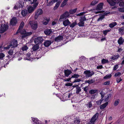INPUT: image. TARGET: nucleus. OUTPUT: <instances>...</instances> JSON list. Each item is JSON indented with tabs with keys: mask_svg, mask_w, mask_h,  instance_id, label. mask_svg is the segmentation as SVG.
<instances>
[{
	"mask_svg": "<svg viewBox=\"0 0 124 124\" xmlns=\"http://www.w3.org/2000/svg\"><path fill=\"white\" fill-rule=\"evenodd\" d=\"M69 13L68 12H66L61 16L60 19H65L69 16Z\"/></svg>",
	"mask_w": 124,
	"mask_h": 124,
	"instance_id": "9b49d317",
	"label": "nucleus"
},
{
	"mask_svg": "<svg viewBox=\"0 0 124 124\" xmlns=\"http://www.w3.org/2000/svg\"><path fill=\"white\" fill-rule=\"evenodd\" d=\"M43 40V38L42 37H37L34 39V42L36 44L41 43Z\"/></svg>",
	"mask_w": 124,
	"mask_h": 124,
	"instance_id": "6e6552de",
	"label": "nucleus"
},
{
	"mask_svg": "<svg viewBox=\"0 0 124 124\" xmlns=\"http://www.w3.org/2000/svg\"><path fill=\"white\" fill-rule=\"evenodd\" d=\"M10 46H10V45H9L7 47H4L3 48L4 49V50H6L9 49Z\"/></svg>",
	"mask_w": 124,
	"mask_h": 124,
	"instance_id": "69168bd1",
	"label": "nucleus"
},
{
	"mask_svg": "<svg viewBox=\"0 0 124 124\" xmlns=\"http://www.w3.org/2000/svg\"><path fill=\"white\" fill-rule=\"evenodd\" d=\"M119 99H118L116 100L114 104V105L115 106H117L119 104Z\"/></svg>",
	"mask_w": 124,
	"mask_h": 124,
	"instance_id": "a18cd8bd",
	"label": "nucleus"
},
{
	"mask_svg": "<svg viewBox=\"0 0 124 124\" xmlns=\"http://www.w3.org/2000/svg\"><path fill=\"white\" fill-rule=\"evenodd\" d=\"M118 28L119 34L121 35L124 34V26L121 27H118Z\"/></svg>",
	"mask_w": 124,
	"mask_h": 124,
	"instance_id": "dca6fc26",
	"label": "nucleus"
},
{
	"mask_svg": "<svg viewBox=\"0 0 124 124\" xmlns=\"http://www.w3.org/2000/svg\"><path fill=\"white\" fill-rule=\"evenodd\" d=\"M84 74L85 75L86 77H91L94 74V72L93 71H90V70H86L84 72Z\"/></svg>",
	"mask_w": 124,
	"mask_h": 124,
	"instance_id": "39448f33",
	"label": "nucleus"
},
{
	"mask_svg": "<svg viewBox=\"0 0 124 124\" xmlns=\"http://www.w3.org/2000/svg\"><path fill=\"white\" fill-rule=\"evenodd\" d=\"M31 55L29 53H28L27 55H26V57H25L24 58V60H32V59H39V58H40L41 56V55L40 54H39V57H36L35 58H31V57H30V56Z\"/></svg>",
	"mask_w": 124,
	"mask_h": 124,
	"instance_id": "0eeeda50",
	"label": "nucleus"
},
{
	"mask_svg": "<svg viewBox=\"0 0 124 124\" xmlns=\"http://www.w3.org/2000/svg\"><path fill=\"white\" fill-rule=\"evenodd\" d=\"M81 89L80 87L78 86V85L77 86L76 88V93L77 94H78L81 92Z\"/></svg>",
	"mask_w": 124,
	"mask_h": 124,
	"instance_id": "cd10ccee",
	"label": "nucleus"
},
{
	"mask_svg": "<svg viewBox=\"0 0 124 124\" xmlns=\"http://www.w3.org/2000/svg\"><path fill=\"white\" fill-rule=\"evenodd\" d=\"M72 95V94L70 93H69V94L68 96H67L65 97V99L66 100L69 99L70 97V96Z\"/></svg>",
	"mask_w": 124,
	"mask_h": 124,
	"instance_id": "5fc2aeb1",
	"label": "nucleus"
},
{
	"mask_svg": "<svg viewBox=\"0 0 124 124\" xmlns=\"http://www.w3.org/2000/svg\"><path fill=\"white\" fill-rule=\"evenodd\" d=\"M86 20V19L85 17V16L81 17V19L80 20L84 22V21H85Z\"/></svg>",
	"mask_w": 124,
	"mask_h": 124,
	"instance_id": "864d4df0",
	"label": "nucleus"
},
{
	"mask_svg": "<svg viewBox=\"0 0 124 124\" xmlns=\"http://www.w3.org/2000/svg\"><path fill=\"white\" fill-rule=\"evenodd\" d=\"M49 21V18L44 19V20L42 21V23L43 24L45 25H46L48 24Z\"/></svg>",
	"mask_w": 124,
	"mask_h": 124,
	"instance_id": "c85d7f7f",
	"label": "nucleus"
},
{
	"mask_svg": "<svg viewBox=\"0 0 124 124\" xmlns=\"http://www.w3.org/2000/svg\"><path fill=\"white\" fill-rule=\"evenodd\" d=\"M18 45L17 40L15 39H13L11 43L10 46L12 47H16Z\"/></svg>",
	"mask_w": 124,
	"mask_h": 124,
	"instance_id": "ddd939ff",
	"label": "nucleus"
},
{
	"mask_svg": "<svg viewBox=\"0 0 124 124\" xmlns=\"http://www.w3.org/2000/svg\"><path fill=\"white\" fill-rule=\"evenodd\" d=\"M37 0H33V1H31V4H35L37 3L38 5V1H37Z\"/></svg>",
	"mask_w": 124,
	"mask_h": 124,
	"instance_id": "603ef678",
	"label": "nucleus"
},
{
	"mask_svg": "<svg viewBox=\"0 0 124 124\" xmlns=\"http://www.w3.org/2000/svg\"><path fill=\"white\" fill-rule=\"evenodd\" d=\"M63 37L61 36H59L55 39V41L57 42H59L62 40Z\"/></svg>",
	"mask_w": 124,
	"mask_h": 124,
	"instance_id": "393cba45",
	"label": "nucleus"
},
{
	"mask_svg": "<svg viewBox=\"0 0 124 124\" xmlns=\"http://www.w3.org/2000/svg\"><path fill=\"white\" fill-rule=\"evenodd\" d=\"M85 92H87L88 89V87L86 86L83 88Z\"/></svg>",
	"mask_w": 124,
	"mask_h": 124,
	"instance_id": "774afa93",
	"label": "nucleus"
},
{
	"mask_svg": "<svg viewBox=\"0 0 124 124\" xmlns=\"http://www.w3.org/2000/svg\"><path fill=\"white\" fill-rule=\"evenodd\" d=\"M65 85L67 86H71L72 85V84L71 83H68L66 84Z\"/></svg>",
	"mask_w": 124,
	"mask_h": 124,
	"instance_id": "338daca9",
	"label": "nucleus"
},
{
	"mask_svg": "<svg viewBox=\"0 0 124 124\" xmlns=\"http://www.w3.org/2000/svg\"><path fill=\"white\" fill-rule=\"evenodd\" d=\"M118 68V65H116L114 66L113 68V70H116Z\"/></svg>",
	"mask_w": 124,
	"mask_h": 124,
	"instance_id": "052dcab7",
	"label": "nucleus"
},
{
	"mask_svg": "<svg viewBox=\"0 0 124 124\" xmlns=\"http://www.w3.org/2000/svg\"><path fill=\"white\" fill-rule=\"evenodd\" d=\"M84 22L80 20V22L78 24L80 26H84Z\"/></svg>",
	"mask_w": 124,
	"mask_h": 124,
	"instance_id": "e433bc0d",
	"label": "nucleus"
},
{
	"mask_svg": "<svg viewBox=\"0 0 124 124\" xmlns=\"http://www.w3.org/2000/svg\"><path fill=\"white\" fill-rule=\"evenodd\" d=\"M53 31L51 29H46L44 31V33L46 35H49L52 33Z\"/></svg>",
	"mask_w": 124,
	"mask_h": 124,
	"instance_id": "a211bd4d",
	"label": "nucleus"
},
{
	"mask_svg": "<svg viewBox=\"0 0 124 124\" xmlns=\"http://www.w3.org/2000/svg\"><path fill=\"white\" fill-rule=\"evenodd\" d=\"M74 122L75 123L77 124H80V120L78 118L76 119L74 121Z\"/></svg>",
	"mask_w": 124,
	"mask_h": 124,
	"instance_id": "09e8293b",
	"label": "nucleus"
},
{
	"mask_svg": "<svg viewBox=\"0 0 124 124\" xmlns=\"http://www.w3.org/2000/svg\"><path fill=\"white\" fill-rule=\"evenodd\" d=\"M24 25V23L23 22H22L21 23L19 29L17 31V32H20L23 35L22 36V38L23 39L25 37L31 35L32 34V32L31 31L29 32H27L24 29L21 30Z\"/></svg>",
	"mask_w": 124,
	"mask_h": 124,
	"instance_id": "f257e3e1",
	"label": "nucleus"
},
{
	"mask_svg": "<svg viewBox=\"0 0 124 124\" xmlns=\"http://www.w3.org/2000/svg\"><path fill=\"white\" fill-rule=\"evenodd\" d=\"M86 105L87 107L89 108H90L91 107H92V105L91 102V101L89 102L87 104H86Z\"/></svg>",
	"mask_w": 124,
	"mask_h": 124,
	"instance_id": "ea45409f",
	"label": "nucleus"
},
{
	"mask_svg": "<svg viewBox=\"0 0 124 124\" xmlns=\"http://www.w3.org/2000/svg\"><path fill=\"white\" fill-rule=\"evenodd\" d=\"M107 1L111 6H114L116 3H119V5L120 7H124V0H116V2L112 0H107Z\"/></svg>",
	"mask_w": 124,
	"mask_h": 124,
	"instance_id": "f03ea898",
	"label": "nucleus"
},
{
	"mask_svg": "<svg viewBox=\"0 0 124 124\" xmlns=\"http://www.w3.org/2000/svg\"><path fill=\"white\" fill-rule=\"evenodd\" d=\"M28 49V47L27 46L24 45L21 48V50L22 51H26Z\"/></svg>",
	"mask_w": 124,
	"mask_h": 124,
	"instance_id": "473e14b6",
	"label": "nucleus"
},
{
	"mask_svg": "<svg viewBox=\"0 0 124 124\" xmlns=\"http://www.w3.org/2000/svg\"><path fill=\"white\" fill-rule=\"evenodd\" d=\"M29 23L32 29L36 30L37 28V22L36 21H31Z\"/></svg>",
	"mask_w": 124,
	"mask_h": 124,
	"instance_id": "423d86ee",
	"label": "nucleus"
},
{
	"mask_svg": "<svg viewBox=\"0 0 124 124\" xmlns=\"http://www.w3.org/2000/svg\"><path fill=\"white\" fill-rule=\"evenodd\" d=\"M8 54L10 55H12L13 54V51L12 49L10 50L8 52Z\"/></svg>",
	"mask_w": 124,
	"mask_h": 124,
	"instance_id": "49530a36",
	"label": "nucleus"
},
{
	"mask_svg": "<svg viewBox=\"0 0 124 124\" xmlns=\"http://www.w3.org/2000/svg\"><path fill=\"white\" fill-rule=\"evenodd\" d=\"M98 2V0H93L91 3V5L92 6H94Z\"/></svg>",
	"mask_w": 124,
	"mask_h": 124,
	"instance_id": "4c0bfd02",
	"label": "nucleus"
},
{
	"mask_svg": "<svg viewBox=\"0 0 124 124\" xmlns=\"http://www.w3.org/2000/svg\"><path fill=\"white\" fill-rule=\"evenodd\" d=\"M23 6V5L17 2L15 5L13 9L14 10H17L19 8L21 7H22Z\"/></svg>",
	"mask_w": 124,
	"mask_h": 124,
	"instance_id": "4468645a",
	"label": "nucleus"
},
{
	"mask_svg": "<svg viewBox=\"0 0 124 124\" xmlns=\"http://www.w3.org/2000/svg\"><path fill=\"white\" fill-rule=\"evenodd\" d=\"M111 31V29H108L106 30H104L103 31V34L105 35H106L107 33Z\"/></svg>",
	"mask_w": 124,
	"mask_h": 124,
	"instance_id": "f704fd0d",
	"label": "nucleus"
},
{
	"mask_svg": "<svg viewBox=\"0 0 124 124\" xmlns=\"http://www.w3.org/2000/svg\"><path fill=\"white\" fill-rule=\"evenodd\" d=\"M54 2V0H52L50 2L47 4V5L48 6H51L53 4V3Z\"/></svg>",
	"mask_w": 124,
	"mask_h": 124,
	"instance_id": "bf43d9fd",
	"label": "nucleus"
},
{
	"mask_svg": "<svg viewBox=\"0 0 124 124\" xmlns=\"http://www.w3.org/2000/svg\"><path fill=\"white\" fill-rule=\"evenodd\" d=\"M108 103L107 102L101 105L100 106V108L101 109H103L105 108L108 105Z\"/></svg>",
	"mask_w": 124,
	"mask_h": 124,
	"instance_id": "5701e85b",
	"label": "nucleus"
},
{
	"mask_svg": "<svg viewBox=\"0 0 124 124\" xmlns=\"http://www.w3.org/2000/svg\"><path fill=\"white\" fill-rule=\"evenodd\" d=\"M124 42V39L122 37H120L117 40V43L119 45H122Z\"/></svg>",
	"mask_w": 124,
	"mask_h": 124,
	"instance_id": "2eb2a0df",
	"label": "nucleus"
},
{
	"mask_svg": "<svg viewBox=\"0 0 124 124\" xmlns=\"http://www.w3.org/2000/svg\"><path fill=\"white\" fill-rule=\"evenodd\" d=\"M17 23V20L16 17L13 18L10 21V24L12 25H16Z\"/></svg>",
	"mask_w": 124,
	"mask_h": 124,
	"instance_id": "f8f14e48",
	"label": "nucleus"
},
{
	"mask_svg": "<svg viewBox=\"0 0 124 124\" xmlns=\"http://www.w3.org/2000/svg\"><path fill=\"white\" fill-rule=\"evenodd\" d=\"M5 54L2 53H0V59L1 60H2L3 59V58L5 57Z\"/></svg>",
	"mask_w": 124,
	"mask_h": 124,
	"instance_id": "58836bf2",
	"label": "nucleus"
},
{
	"mask_svg": "<svg viewBox=\"0 0 124 124\" xmlns=\"http://www.w3.org/2000/svg\"><path fill=\"white\" fill-rule=\"evenodd\" d=\"M100 93L101 95V99H102V100H103L104 99H103V98L104 96V94L103 93L102 91H101V92Z\"/></svg>",
	"mask_w": 124,
	"mask_h": 124,
	"instance_id": "13d9d810",
	"label": "nucleus"
},
{
	"mask_svg": "<svg viewBox=\"0 0 124 124\" xmlns=\"http://www.w3.org/2000/svg\"><path fill=\"white\" fill-rule=\"evenodd\" d=\"M38 6L37 3L33 4L31 6H29L27 8V11L29 13H32L35 10Z\"/></svg>",
	"mask_w": 124,
	"mask_h": 124,
	"instance_id": "7ed1b4c3",
	"label": "nucleus"
},
{
	"mask_svg": "<svg viewBox=\"0 0 124 124\" xmlns=\"http://www.w3.org/2000/svg\"><path fill=\"white\" fill-rule=\"evenodd\" d=\"M32 120L34 123H35L36 124H38L40 122V121L37 118L32 117Z\"/></svg>",
	"mask_w": 124,
	"mask_h": 124,
	"instance_id": "bb28decb",
	"label": "nucleus"
},
{
	"mask_svg": "<svg viewBox=\"0 0 124 124\" xmlns=\"http://www.w3.org/2000/svg\"><path fill=\"white\" fill-rule=\"evenodd\" d=\"M103 100H102V99H101L99 100L96 101V104H97L100 105Z\"/></svg>",
	"mask_w": 124,
	"mask_h": 124,
	"instance_id": "8fccbe9b",
	"label": "nucleus"
},
{
	"mask_svg": "<svg viewBox=\"0 0 124 124\" xmlns=\"http://www.w3.org/2000/svg\"><path fill=\"white\" fill-rule=\"evenodd\" d=\"M122 79L121 78H117L116 79V81L117 83H119L120 81H121Z\"/></svg>",
	"mask_w": 124,
	"mask_h": 124,
	"instance_id": "0e129e2a",
	"label": "nucleus"
},
{
	"mask_svg": "<svg viewBox=\"0 0 124 124\" xmlns=\"http://www.w3.org/2000/svg\"><path fill=\"white\" fill-rule=\"evenodd\" d=\"M110 81H108L104 83L103 85H109L110 84Z\"/></svg>",
	"mask_w": 124,
	"mask_h": 124,
	"instance_id": "680f3d73",
	"label": "nucleus"
},
{
	"mask_svg": "<svg viewBox=\"0 0 124 124\" xmlns=\"http://www.w3.org/2000/svg\"><path fill=\"white\" fill-rule=\"evenodd\" d=\"M55 0V3L56 2L55 6V10L57 9L58 8L62 2L61 0Z\"/></svg>",
	"mask_w": 124,
	"mask_h": 124,
	"instance_id": "f3484780",
	"label": "nucleus"
},
{
	"mask_svg": "<svg viewBox=\"0 0 124 124\" xmlns=\"http://www.w3.org/2000/svg\"><path fill=\"white\" fill-rule=\"evenodd\" d=\"M79 76V75L78 74H74L71 76V78H78Z\"/></svg>",
	"mask_w": 124,
	"mask_h": 124,
	"instance_id": "79ce46f5",
	"label": "nucleus"
},
{
	"mask_svg": "<svg viewBox=\"0 0 124 124\" xmlns=\"http://www.w3.org/2000/svg\"><path fill=\"white\" fill-rule=\"evenodd\" d=\"M98 116L99 113L97 112L92 117L89 123L90 124H94L98 118Z\"/></svg>",
	"mask_w": 124,
	"mask_h": 124,
	"instance_id": "20e7f679",
	"label": "nucleus"
},
{
	"mask_svg": "<svg viewBox=\"0 0 124 124\" xmlns=\"http://www.w3.org/2000/svg\"><path fill=\"white\" fill-rule=\"evenodd\" d=\"M51 41L49 40H46L44 43V45L46 47H48L51 44Z\"/></svg>",
	"mask_w": 124,
	"mask_h": 124,
	"instance_id": "4be33fe9",
	"label": "nucleus"
},
{
	"mask_svg": "<svg viewBox=\"0 0 124 124\" xmlns=\"http://www.w3.org/2000/svg\"><path fill=\"white\" fill-rule=\"evenodd\" d=\"M64 73L65 76L68 77L72 73L71 70H64Z\"/></svg>",
	"mask_w": 124,
	"mask_h": 124,
	"instance_id": "aec40b11",
	"label": "nucleus"
},
{
	"mask_svg": "<svg viewBox=\"0 0 124 124\" xmlns=\"http://www.w3.org/2000/svg\"><path fill=\"white\" fill-rule=\"evenodd\" d=\"M118 10L120 12H124V8H118Z\"/></svg>",
	"mask_w": 124,
	"mask_h": 124,
	"instance_id": "4d7b16f0",
	"label": "nucleus"
},
{
	"mask_svg": "<svg viewBox=\"0 0 124 124\" xmlns=\"http://www.w3.org/2000/svg\"><path fill=\"white\" fill-rule=\"evenodd\" d=\"M97 91V90H92L90 91L89 93L91 94H93L96 93Z\"/></svg>",
	"mask_w": 124,
	"mask_h": 124,
	"instance_id": "de8ad7c7",
	"label": "nucleus"
},
{
	"mask_svg": "<svg viewBox=\"0 0 124 124\" xmlns=\"http://www.w3.org/2000/svg\"><path fill=\"white\" fill-rule=\"evenodd\" d=\"M111 96V94H108L107 97L106 96L104 100H104V102H107L109 98H110Z\"/></svg>",
	"mask_w": 124,
	"mask_h": 124,
	"instance_id": "2f4dec72",
	"label": "nucleus"
},
{
	"mask_svg": "<svg viewBox=\"0 0 124 124\" xmlns=\"http://www.w3.org/2000/svg\"><path fill=\"white\" fill-rule=\"evenodd\" d=\"M94 81V80H93L92 79H91L90 80H88L85 81V82L86 83H88L90 84L92 83H93Z\"/></svg>",
	"mask_w": 124,
	"mask_h": 124,
	"instance_id": "c9c22d12",
	"label": "nucleus"
},
{
	"mask_svg": "<svg viewBox=\"0 0 124 124\" xmlns=\"http://www.w3.org/2000/svg\"><path fill=\"white\" fill-rule=\"evenodd\" d=\"M111 74H108L105 76L103 78L105 79L109 78H111Z\"/></svg>",
	"mask_w": 124,
	"mask_h": 124,
	"instance_id": "37998d69",
	"label": "nucleus"
},
{
	"mask_svg": "<svg viewBox=\"0 0 124 124\" xmlns=\"http://www.w3.org/2000/svg\"><path fill=\"white\" fill-rule=\"evenodd\" d=\"M43 13V11L41 9H38L35 13V18L36 19L38 17L39 15L42 14Z\"/></svg>",
	"mask_w": 124,
	"mask_h": 124,
	"instance_id": "9d476101",
	"label": "nucleus"
},
{
	"mask_svg": "<svg viewBox=\"0 0 124 124\" xmlns=\"http://www.w3.org/2000/svg\"><path fill=\"white\" fill-rule=\"evenodd\" d=\"M121 75V73L120 72H117L116 73L115 75L114 76L115 77H117L118 76H120Z\"/></svg>",
	"mask_w": 124,
	"mask_h": 124,
	"instance_id": "e2e57ef3",
	"label": "nucleus"
},
{
	"mask_svg": "<svg viewBox=\"0 0 124 124\" xmlns=\"http://www.w3.org/2000/svg\"><path fill=\"white\" fill-rule=\"evenodd\" d=\"M77 24V23L76 21H75L71 24L70 25V27H71L72 28L74 27Z\"/></svg>",
	"mask_w": 124,
	"mask_h": 124,
	"instance_id": "c03bdc74",
	"label": "nucleus"
},
{
	"mask_svg": "<svg viewBox=\"0 0 124 124\" xmlns=\"http://www.w3.org/2000/svg\"><path fill=\"white\" fill-rule=\"evenodd\" d=\"M103 4V3H102L99 4L96 8V9L97 10L101 9L102 8Z\"/></svg>",
	"mask_w": 124,
	"mask_h": 124,
	"instance_id": "6ab92c4d",
	"label": "nucleus"
},
{
	"mask_svg": "<svg viewBox=\"0 0 124 124\" xmlns=\"http://www.w3.org/2000/svg\"><path fill=\"white\" fill-rule=\"evenodd\" d=\"M77 9V8H76L70 10L69 11V13L70 14H73L76 12Z\"/></svg>",
	"mask_w": 124,
	"mask_h": 124,
	"instance_id": "72a5a7b5",
	"label": "nucleus"
},
{
	"mask_svg": "<svg viewBox=\"0 0 124 124\" xmlns=\"http://www.w3.org/2000/svg\"><path fill=\"white\" fill-rule=\"evenodd\" d=\"M70 23V22L68 19H67L64 21L63 22V24L65 26H66Z\"/></svg>",
	"mask_w": 124,
	"mask_h": 124,
	"instance_id": "412c9836",
	"label": "nucleus"
},
{
	"mask_svg": "<svg viewBox=\"0 0 124 124\" xmlns=\"http://www.w3.org/2000/svg\"><path fill=\"white\" fill-rule=\"evenodd\" d=\"M66 4L67 2L64 0L61 5V7H63L65 6L66 5Z\"/></svg>",
	"mask_w": 124,
	"mask_h": 124,
	"instance_id": "3c124183",
	"label": "nucleus"
},
{
	"mask_svg": "<svg viewBox=\"0 0 124 124\" xmlns=\"http://www.w3.org/2000/svg\"><path fill=\"white\" fill-rule=\"evenodd\" d=\"M119 57V54H117V55H113L111 58L113 60H115L117 59Z\"/></svg>",
	"mask_w": 124,
	"mask_h": 124,
	"instance_id": "b1692460",
	"label": "nucleus"
},
{
	"mask_svg": "<svg viewBox=\"0 0 124 124\" xmlns=\"http://www.w3.org/2000/svg\"><path fill=\"white\" fill-rule=\"evenodd\" d=\"M8 28V26L6 24H4L3 26L0 28V33H2L6 31Z\"/></svg>",
	"mask_w": 124,
	"mask_h": 124,
	"instance_id": "1a4fd4ad",
	"label": "nucleus"
},
{
	"mask_svg": "<svg viewBox=\"0 0 124 124\" xmlns=\"http://www.w3.org/2000/svg\"><path fill=\"white\" fill-rule=\"evenodd\" d=\"M81 81V79H80L78 78L77 79H74L73 81L72 82V83H74L77 82H79Z\"/></svg>",
	"mask_w": 124,
	"mask_h": 124,
	"instance_id": "6e6d98bb",
	"label": "nucleus"
},
{
	"mask_svg": "<svg viewBox=\"0 0 124 124\" xmlns=\"http://www.w3.org/2000/svg\"><path fill=\"white\" fill-rule=\"evenodd\" d=\"M117 25L116 22H114L110 23L109 25V27L111 28H112Z\"/></svg>",
	"mask_w": 124,
	"mask_h": 124,
	"instance_id": "a878e982",
	"label": "nucleus"
},
{
	"mask_svg": "<svg viewBox=\"0 0 124 124\" xmlns=\"http://www.w3.org/2000/svg\"><path fill=\"white\" fill-rule=\"evenodd\" d=\"M101 62L102 64H104L105 63L108 62V61L107 60L103 59L101 60Z\"/></svg>",
	"mask_w": 124,
	"mask_h": 124,
	"instance_id": "a19ab883",
	"label": "nucleus"
},
{
	"mask_svg": "<svg viewBox=\"0 0 124 124\" xmlns=\"http://www.w3.org/2000/svg\"><path fill=\"white\" fill-rule=\"evenodd\" d=\"M21 14L22 16H25L27 14V11L26 9L22 10Z\"/></svg>",
	"mask_w": 124,
	"mask_h": 124,
	"instance_id": "c756f323",
	"label": "nucleus"
},
{
	"mask_svg": "<svg viewBox=\"0 0 124 124\" xmlns=\"http://www.w3.org/2000/svg\"><path fill=\"white\" fill-rule=\"evenodd\" d=\"M39 48V46L37 44L34 45L32 47V49L33 51H36Z\"/></svg>",
	"mask_w": 124,
	"mask_h": 124,
	"instance_id": "7c9ffc66",
	"label": "nucleus"
}]
</instances>
